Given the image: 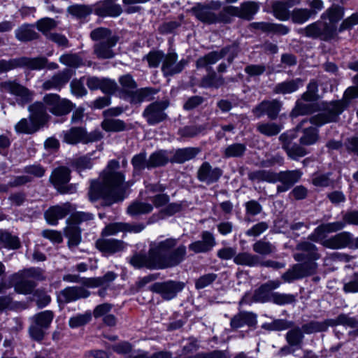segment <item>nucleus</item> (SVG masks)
Masks as SVG:
<instances>
[{
  "instance_id": "obj_1",
  "label": "nucleus",
  "mask_w": 358,
  "mask_h": 358,
  "mask_svg": "<svg viewBox=\"0 0 358 358\" xmlns=\"http://www.w3.org/2000/svg\"><path fill=\"white\" fill-rule=\"evenodd\" d=\"M186 254V247L178 238H167L152 242L148 255L136 253L129 262L136 268L164 269L180 264Z\"/></svg>"
},
{
  "instance_id": "obj_2",
  "label": "nucleus",
  "mask_w": 358,
  "mask_h": 358,
  "mask_svg": "<svg viewBox=\"0 0 358 358\" xmlns=\"http://www.w3.org/2000/svg\"><path fill=\"white\" fill-rule=\"evenodd\" d=\"M119 162L116 160L109 162L101 177V181L94 180L91 182L89 197L91 201L99 198L110 199L113 202L122 200L124 191V177L119 169Z\"/></svg>"
},
{
  "instance_id": "obj_3",
  "label": "nucleus",
  "mask_w": 358,
  "mask_h": 358,
  "mask_svg": "<svg viewBox=\"0 0 358 358\" xmlns=\"http://www.w3.org/2000/svg\"><path fill=\"white\" fill-rule=\"evenodd\" d=\"M296 249L299 252L294 253V259L296 262L307 261L301 264H294L283 273L282 278L285 282H293L314 273L316 268V264L314 261L320 258L315 245L310 242L299 243L297 244Z\"/></svg>"
},
{
  "instance_id": "obj_4",
  "label": "nucleus",
  "mask_w": 358,
  "mask_h": 358,
  "mask_svg": "<svg viewBox=\"0 0 358 358\" xmlns=\"http://www.w3.org/2000/svg\"><path fill=\"white\" fill-rule=\"evenodd\" d=\"M324 110L317 115L313 116L310 120H302L296 127V134L300 135V145H310L315 143L318 139L317 129L313 125H322L334 121L336 117V103L332 101L329 106L322 103Z\"/></svg>"
},
{
  "instance_id": "obj_5",
  "label": "nucleus",
  "mask_w": 358,
  "mask_h": 358,
  "mask_svg": "<svg viewBox=\"0 0 358 358\" xmlns=\"http://www.w3.org/2000/svg\"><path fill=\"white\" fill-rule=\"evenodd\" d=\"M336 31V8L331 7L321 19L301 30L306 36L327 41L334 37Z\"/></svg>"
},
{
  "instance_id": "obj_6",
  "label": "nucleus",
  "mask_w": 358,
  "mask_h": 358,
  "mask_svg": "<svg viewBox=\"0 0 358 358\" xmlns=\"http://www.w3.org/2000/svg\"><path fill=\"white\" fill-rule=\"evenodd\" d=\"M190 11L199 20L204 23L213 24L218 22H228L225 8L221 10L218 4L205 5L198 3L192 7Z\"/></svg>"
},
{
  "instance_id": "obj_7",
  "label": "nucleus",
  "mask_w": 358,
  "mask_h": 358,
  "mask_svg": "<svg viewBox=\"0 0 358 358\" xmlns=\"http://www.w3.org/2000/svg\"><path fill=\"white\" fill-rule=\"evenodd\" d=\"M102 134L99 131L87 133L83 127H72L63 131V141L71 145L79 143L84 144L96 142L101 139Z\"/></svg>"
},
{
  "instance_id": "obj_8",
  "label": "nucleus",
  "mask_w": 358,
  "mask_h": 358,
  "mask_svg": "<svg viewBox=\"0 0 358 358\" xmlns=\"http://www.w3.org/2000/svg\"><path fill=\"white\" fill-rule=\"evenodd\" d=\"M297 137L298 134L294 128L281 134L278 138L282 148L286 152L288 157L292 159H297L307 154V151L303 147L294 142Z\"/></svg>"
},
{
  "instance_id": "obj_9",
  "label": "nucleus",
  "mask_w": 358,
  "mask_h": 358,
  "mask_svg": "<svg viewBox=\"0 0 358 358\" xmlns=\"http://www.w3.org/2000/svg\"><path fill=\"white\" fill-rule=\"evenodd\" d=\"M238 52V46L235 44L226 46L220 51H212L196 60V67L202 68L207 65L214 64L225 56H227V61L231 64L237 56Z\"/></svg>"
},
{
  "instance_id": "obj_10",
  "label": "nucleus",
  "mask_w": 358,
  "mask_h": 358,
  "mask_svg": "<svg viewBox=\"0 0 358 358\" xmlns=\"http://www.w3.org/2000/svg\"><path fill=\"white\" fill-rule=\"evenodd\" d=\"M169 106L168 100L157 101L150 103L144 109L142 115L149 125H155L168 117L165 110Z\"/></svg>"
},
{
  "instance_id": "obj_11",
  "label": "nucleus",
  "mask_w": 358,
  "mask_h": 358,
  "mask_svg": "<svg viewBox=\"0 0 358 358\" xmlns=\"http://www.w3.org/2000/svg\"><path fill=\"white\" fill-rule=\"evenodd\" d=\"M43 101L48 110L56 116H62L69 113L73 108L71 101L62 99L57 94H48L43 98Z\"/></svg>"
},
{
  "instance_id": "obj_12",
  "label": "nucleus",
  "mask_w": 358,
  "mask_h": 358,
  "mask_svg": "<svg viewBox=\"0 0 358 358\" xmlns=\"http://www.w3.org/2000/svg\"><path fill=\"white\" fill-rule=\"evenodd\" d=\"M0 91L8 92L18 99L19 105L24 106L33 99L34 92L14 80H7L0 83Z\"/></svg>"
},
{
  "instance_id": "obj_13",
  "label": "nucleus",
  "mask_w": 358,
  "mask_h": 358,
  "mask_svg": "<svg viewBox=\"0 0 358 358\" xmlns=\"http://www.w3.org/2000/svg\"><path fill=\"white\" fill-rule=\"evenodd\" d=\"M185 287V283L180 281L167 280L155 282L150 287V290L159 294L164 300H171Z\"/></svg>"
},
{
  "instance_id": "obj_14",
  "label": "nucleus",
  "mask_w": 358,
  "mask_h": 358,
  "mask_svg": "<svg viewBox=\"0 0 358 358\" xmlns=\"http://www.w3.org/2000/svg\"><path fill=\"white\" fill-rule=\"evenodd\" d=\"M336 230L334 223H329L319 226L309 236L308 239L315 242H320L324 246L336 248V236L328 238V234Z\"/></svg>"
},
{
  "instance_id": "obj_15",
  "label": "nucleus",
  "mask_w": 358,
  "mask_h": 358,
  "mask_svg": "<svg viewBox=\"0 0 358 358\" xmlns=\"http://www.w3.org/2000/svg\"><path fill=\"white\" fill-rule=\"evenodd\" d=\"M222 175L219 167H213L208 162H204L198 168L196 178L199 181L208 185L217 182Z\"/></svg>"
},
{
  "instance_id": "obj_16",
  "label": "nucleus",
  "mask_w": 358,
  "mask_h": 358,
  "mask_svg": "<svg viewBox=\"0 0 358 358\" xmlns=\"http://www.w3.org/2000/svg\"><path fill=\"white\" fill-rule=\"evenodd\" d=\"M187 64L188 61L185 59L178 62L177 54L175 52H170L164 55L162 66V71L166 76H173L180 73Z\"/></svg>"
},
{
  "instance_id": "obj_17",
  "label": "nucleus",
  "mask_w": 358,
  "mask_h": 358,
  "mask_svg": "<svg viewBox=\"0 0 358 358\" xmlns=\"http://www.w3.org/2000/svg\"><path fill=\"white\" fill-rule=\"evenodd\" d=\"M302 176L299 170H292L280 171L275 173V182H280L281 184L278 185V192H285L289 189L296 182H297Z\"/></svg>"
},
{
  "instance_id": "obj_18",
  "label": "nucleus",
  "mask_w": 358,
  "mask_h": 358,
  "mask_svg": "<svg viewBox=\"0 0 358 358\" xmlns=\"http://www.w3.org/2000/svg\"><path fill=\"white\" fill-rule=\"evenodd\" d=\"M258 10L257 3L248 1L242 3L240 7L227 6L225 8V13H227L228 22L231 16H237L250 20Z\"/></svg>"
},
{
  "instance_id": "obj_19",
  "label": "nucleus",
  "mask_w": 358,
  "mask_h": 358,
  "mask_svg": "<svg viewBox=\"0 0 358 358\" xmlns=\"http://www.w3.org/2000/svg\"><path fill=\"white\" fill-rule=\"evenodd\" d=\"M90 292L83 286H71L61 290L58 294V300L62 303H70L90 296Z\"/></svg>"
},
{
  "instance_id": "obj_20",
  "label": "nucleus",
  "mask_w": 358,
  "mask_h": 358,
  "mask_svg": "<svg viewBox=\"0 0 358 358\" xmlns=\"http://www.w3.org/2000/svg\"><path fill=\"white\" fill-rule=\"evenodd\" d=\"M281 102L273 99L271 101H263L255 108H253L252 113L257 117H260L263 115L266 114L271 120L277 118L281 109Z\"/></svg>"
},
{
  "instance_id": "obj_21",
  "label": "nucleus",
  "mask_w": 358,
  "mask_h": 358,
  "mask_svg": "<svg viewBox=\"0 0 358 358\" xmlns=\"http://www.w3.org/2000/svg\"><path fill=\"white\" fill-rule=\"evenodd\" d=\"M73 76L70 69H66L55 74L51 78L45 80L43 85V90H55L59 91L64 87Z\"/></svg>"
},
{
  "instance_id": "obj_22",
  "label": "nucleus",
  "mask_w": 358,
  "mask_h": 358,
  "mask_svg": "<svg viewBox=\"0 0 358 358\" xmlns=\"http://www.w3.org/2000/svg\"><path fill=\"white\" fill-rule=\"evenodd\" d=\"M279 280H269L257 289L253 294V301L257 303L271 302L273 290L280 287Z\"/></svg>"
},
{
  "instance_id": "obj_23",
  "label": "nucleus",
  "mask_w": 358,
  "mask_h": 358,
  "mask_svg": "<svg viewBox=\"0 0 358 358\" xmlns=\"http://www.w3.org/2000/svg\"><path fill=\"white\" fill-rule=\"evenodd\" d=\"M216 241L212 233L204 231L201 234V240L196 241L189 245V249L194 253H205L212 250Z\"/></svg>"
},
{
  "instance_id": "obj_24",
  "label": "nucleus",
  "mask_w": 358,
  "mask_h": 358,
  "mask_svg": "<svg viewBox=\"0 0 358 358\" xmlns=\"http://www.w3.org/2000/svg\"><path fill=\"white\" fill-rule=\"evenodd\" d=\"M51 182L61 193H67L68 188L65 186L70 180V171L68 168L61 166L55 169L50 178Z\"/></svg>"
},
{
  "instance_id": "obj_25",
  "label": "nucleus",
  "mask_w": 358,
  "mask_h": 358,
  "mask_svg": "<svg viewBox=\"0 0 358 358\" xmlns=\"http://www.w3.org/2000/svg\"><path fill=\"white\" fill-rule=\"evenodd\" d=\"M119 38L117 36L110 37L108 41H100L94 46V53L97 58L106 59H111L115 56L113 48L116 45Z\"/></svg>"
},
{
  "instance_id": "obj_26",
  "label": "nucleus",
  "mask_w": 358,
  "mask_h": 358,
  "mask_svg": "<svg viewBox=\"0 0 358 358\" xmlns=\"http://www.w3.org/2000/svg\"><path fill=\"white\" fill-rule=\"evenodd\" d=\"M257 315L252 312L240 311L232 317L230 326L233 329H237L245 325L255 327L257 323Z\"/></svg>"
},
{
  "instance_id": "obj_27",
  "label": "nucleus",
  "mask_w": 358,
  "mask_h": 358,
  "mask_svg": "<svg viewBox=\"0 0 358 358\" xmlns=\"http://www.w3.org/2000/svg\"><path fill=\"white\" fill-rule=\"evenodd\" d=\"M95 245L99 250L110 255L122 251L126 247L124 241L115 238H100L96 241Z\"/></svg>"
},
{
  "instance_id": "obj_28",
  "label": "nucleus",
  "mask_w": 358,
  "mask_h": 358,
  "mask_svg": "<svg viewBox=\"0 0 358 358\" xmlns=\"http://www.w3.org/2000/svg\"><path fill=\"white\" fill-rule=\"evenodd\" d=\"M44 103L36 101L30 105L28 110L30 113L29 118L34 121L39 128L47 121L48 115V109Z\"/></svg>"
},
{
  "instance_id": "obj_29",
  "label": "nucleus",
  "mask_w": 358,
  "mask_h": 358,
  "mask_svg": "<svg viewBox=\"0 0 358 358\" xmlns=\"http://www.w3.org/2000/svg\"><path fill=\"white\" fill-rule=\"evenodd\" d=\"M71 211V205L68 203L61 206L50 207L45 213V217L48 224L55 225L57 220L64 218Z\"/></svg>"
},
{
  "instance_id": "obj_30",
  "label": "nucleus",
  "mask_w": 358,
  "mask_h": 358,
  "mask_svg": "<svg viewBox=\"0 0 358 358\" xmlns=\"http://www.w3.org/2000/svg\"><path fill=\"white\" fill-rule=\"evenodd\" d=\"M122 12L121 6L111 0H106L96 4L95 13L99 16L117 17Z\"/></svg>"
},
{
  "instance_id": "obj_31",
  "label": "nucleus",
  "mask_w": 358,
  "mask_h": 358,
  "mask_svg": "<svg viewBox=\"0 0 358 358\" xmlns=\"http://www.w3.org/2000/svg\"><path fill=\"white\" fill-rule=\"evenodd\" d=\"M117 278V274L113 271L107 272L103 276L85 278L82 285L87 287L95 288L98 287H107Z\"/></svg>"
},
{
  "instance_id": "obj_32",
  "label": "nucleus",
  "mask_w": 358,
  "mask_h": 358,
  "mask_svg": "<svg viewBox=\"0 0 358 358\" xmlns=\"http://www.w3.org/2000/svg\"><path fill=\"white\" fill-rule=\"evenodd\" d=\"M158 92L157 90L152 87H145L132 91L128 95L130 98V103L133 104H140L145 101H150L153 95Z\"/></svg>"
},
{
  "instance_id": "obj_33",
  "label": "nucleus",
  "mask_w": 358,
  "mask_h": 358,
  "mask_svg": "<svg viewBox=\"0 0 358 358\" xmlns=\"http://www.w3.org/2000/svg\"><path fill=\"white\" fill-rule=\"evenodd\" d=\"M200 152V148L194 147L178 149L176 150L171 162L182 164L194 159Z\"/></svg>"
},
{
  "instance_id": "obj_34",
  "label": "nucleus",
  "mask_w": 358,
  "mask_h": 358,
  "mask_svg": "<svg viewBox=\"0 0 358 358\" xmlns=\"http://www.w3.org/2000/svg\"><path fill=\"white\" fill-rule=\"evenodd\" d=\"M302 85L303 80L301 78L288 80L275 85L273 92L281 94H291L296 92Z\"/></svg>"
},
{
  "instance_id": "obj_35",
  "label": "nucleus",
  "mask_w": 358,
  "mask_h": 358,
  "mask_svg": "<svg viewBox=\"0 0 358 358\" xmlns=\"http://www.w3.org/2000/svg\"><path fill=\"white\" fill-rule=\"evenodd\" d=\"M15 38L21 42H27L38 38L39 34L35 31L34 26L24 24L15 31Z\"/></svg>"
},
{
  "instance_id": "obj_36",
  "label": "nucleus",
  "mask_w": 358,
  "mask_h": 358,
  "mask_svg": "<svg viewBox=\"0 0 358 358\" xmlns=\"http://www.w3.org/2000/svg\"><path fill=\"white\" fill-rule=\"evenodd\" d=\"M17 67H27L31 70H41L43 69L48 62V59L45 57H20L17 59Z\"/></svg>"
},
{
  "instance_id": "obj_37",
  "label": "nucleus",
  "mask_w": 358,
  "mask_h": 358,
  "mask_svg": "<svg viewBox=\"0 0 358 358\" xmlns=\"http://www.w3.org/2000/svg\"><path fill=\"white\" fill-rule=\"evenodd\" d=\"M319 110H320V108L317 103H303L301 100H299L296 101L295 107L292 111L291 115L292 117L305 115L313 113Z\"/></svg>"
},
{
  "instance_id": "obj_38",
  "label": "nucleus",
  "mask_w": 358,
  "mask_h": 358,
  "mask_svg": "<svg viewBox=\"0 0 358 358\" xmlns=\"http://www.w3.org/2000/svg\"><path fill=\"white\" fill-rule=\"evenodd\" d=\"M234 262L237 265L253 267L260 264V259L257 255L243 252L236 255Z\"/></svg>"
},
{
  "instance_id": "obj_39",
  "label": "nucleus",
  "mask_w": 358,
  "mask_h": 358,
  "mask_svg": "<svg viewBox=\"0 0 358 358\" xmlns=\"http://www.w3.org/2000/svg\"><path fill=\"white\" fill-rule=\"evenodd\" d=\"M296 0H289L285 3L281 1L274 2L272 5L274 16L280 20H286L289 18L287 8L294 4Z\"/></svg>"
},
{
  "instance_id": "obj_40",
  "label": "nucleus",
  "mask_w": 358,
  "mask_h": 358,
  "mask_svg": "<svg viewBox=\"0 0 358 358\" xmlns=\"http://www.w3.org/2000/svg\"><path fill=\"white\" fill-rule=\"evenodd\" d=\"M275 173L269 170H257L250 172L248 178L254 182H267L275 183Z\"/></svg>"
},
{
  "instance_id": "obj_41",
  "label": "nucleus",
  "mask_w": 358,
  "mask_h": 358,
  "mask_svg": "<svg viewBox=\"0 0 358 358\" xmlns=\"http://www.w3.org/2000/svg\"><path fill=\"white\" fill-rule=\"evenodd\" d=\"M65 236L68 238V245L70 248L77 247L81 241L80 230L78 226L71 223L65 229Z\"/></svg>"
},
{
  "instance_id": "obj_42",
  "label": "nucleus",
  "mask_w": 358,
  "mask_h": 358,
  "mask_svg": "<svg viewBox=\"0 0 358 358\" xmlns=\"http://www.w3.org/2000/svg\"><path fill=\"white\" fill-rule=\"evenodd\" d=\"M93 11L91 6L85 4H74L67 8V12L74 17L84 19Z\"/></svg>"
},
{
  "instance_id": "obj_43",
  "label": "nucleus",
  "mask_w": 358,
  "mask_h": 358,
  "mask_svg": "<svg viewBox=\"0 0 358 358\" xmlns=\"http://www.w3.org/2000/svg\"><path fill=\"white\" fill-rule=\"evenodd\" d=\"M39 129V127L29 118L21 119L15 125V130L18 134H34Z\"/></svg>"
},
{
  "instance_id": "obj_44",
  "label": "nucleus",
  "mask_w": 358,
  "mask_h": 358,
  "mask_svg": "<svg viewBox=\"0 0 358 358\" xmlns=\"http://www.w3.org/2000/svg\"><path fill=\"white\" fill-rule=\"evenodd\" d=\"M246 150L247 147L244 143H232L224 148L223 155L226 158L241 157L244 155Z\"/></svg>"
},
{
  "instance_id": "obj_45",
  "label": "nucleus",
  "mask_w": 358,
  "mask_h": 358,
  "mask_svg": "<svg viewBox=\"0 0 358 358\" xmlns=\"http://www.w3.org/2000/svg\"><path fill=\"white\" fill-rule=\"evenodd\" d=\"M257 129L263 135L273 136L278 134L282 127L275 122H260L257 124Z\"/></svg>"
},
{
  "instance_id": "obj_46",
  "label": "nucleus",
  "mask_w": 358,
  "mask_h": 358,
  "mask_svg": "<svg viewBox=\"0 0 358 358\" xmlns=\"http://www.w3.org/2000/svg\"><path fill=\"white\" fill-rule=\"evenodd\" d=\"M304 336L299 327H294L287 331L285 336L286 341L290 346L300 347Z\"/></svg>"
},
{
  "instance_id": "obj_47",
  "label": "nucleus",
  "mask_w": 358,
  "mask_h": 358,
  "mask_svg": "<svg viewBox=\"0 0 358 358\" xmlns=\"http://www.w3.org/2000/svg\"><path fill=\"white\" fill-rule=\"evenodd\" d=\"M153 210L152 205L144 202H134L127 208V213L131 216L147 214Z\"/></svg>"
},
{
  "instance_id": "obj_48",
  "label": "nucleus",
  "mask_w": 358,
  "mask_h": 358,
  "mask_svg": "<svg viewBox=\"0 0 358 358\" xmlns=\"http://www.w3.org/2000/svg\"><path fill=\"white\" fill-rule=\"evenodd\" d=\"M224 84L222 76H217L215 71L209 72L201 80V86L203 87L218 88Z\"/></svg>"
},
{
  "instance_id": "obj_49",
  "label": "nucleus",
  "mask_w": 358,
  "mask_h": 358,
  "mask_svg": "<svg viewBox=\"0 0 358 358\" xmlns=\"http://www.w3.org/2000/svg\"><path fill=\"white\" fill-rule=\"evenodd\" d=\"M169 157L166 151L160 150L152 153L148 159V169L161 166L166 164Z\"/></svg>"
},
{
  "instance_id": "obj_50",
  "label": "nucleus",
  "mask_w": 358,
  "mask_h": 358,
  "mask_svg": "<svg viewBox=\"0 0 358 358\" xmlns=\"http://www.w3.org/2000/svg\"><path fill=\"white\" fill-rule=\"evenodd\" d=\"M53 317L54 314L51 310H45L34 315L32 322L47 329L49 328Z\"/></svg>"
},
{
  "instance_id": "obj_51",
  "label": "nucleus",
  "mask_w": 358,
  "mask_h": 358,
  "mask_svg": "<svg viewBox=\"0 0 358 358\" xmlns=\"http://www.w3.org/2000/svg\"><path fill=\"white\" fill-rule=\"evenodd\" d=\"M252 250L254 252L259 255H268L275 252L276 251V248L268 241L259 240L252 245Z\"/></svg>"
},
{
  "instance_id": "obj_52",
  "label": "nucleus",
  "mask_w": 358,
  "mask_h": 358,
  "mask_svg": "<svg viewBox=\"0 0 358 358\" xmlns=\"http://www.w3.org/2000/svg\"><path fill=\"white\" fill-rule=\"evenodd\" d=\"M315 10H310L306 8H296L292 11V19L294 22L303 24L306 22L311 16L315 15Z\"/></svg>"
},
{
  "instance_id": "obj_53",
  "label": "nucleus",
  "mask_w": 358,
  "mask_h": 358,
  "mask_svg": "<svg viewBox=\"0 0 358 358\" xmlns=\"http://www.w3.org/2000/svg\"><path fill=\"white\" fill-rule=\"evenodd\" d=\"M13 277H18L20 278H31L37 280H43V271L40 268H29L22 270L18 273H15Z\"/></svg>"
},
{
  "instance_id": "obj_54",
  "label": "nucleus",
  "mask_w": 358,
  "mask_h": 358,
  "mask_svg": "<svg viewBox=\"0 0 358 358\" xmlns=\"http://www.w3.org/2000/svg\"><path fill=\"white\" fill-rule=\"evenodd\" d=\"M102 128L106 131H121L126 128L125 123L117 119H106L101 123Z\"/></svg>"
},
{
  "instance_id": "obj_55",
  "label": "nucleus",
  "mask_w": 358,
  "mask_h": 358,
  "mask_svg": "<svg viewBox=\"0 0 358 358\" xmlns=\"http://www.w3.org/2000/svg\"><path fill=\"white\" fill-rule=\"evenodd\" d=\"M296 301V296L291 294L273 292L271 296V302L278 306L291 304Z\"/></svg>"
},
{
  "instance_id": "obj_56",
  "label": "nucleus",
  "mask_w": 358,
  "mask_h": 358,
  "mask_svg": "<svg viewBox=\"0 0 358 358\" xmlns=\"http://www.w3.org/2000/svg\"><path fill=\"white\" fill-rule=\"evenodd\" d=\"M92 320V313L88 311L83 314H78L69 320L71 328L75 329L85 325Z\"/></svg>"
},
{
  "instance_id": "obj_57",
  "label": "nucleus",
  "mask_w": 358,
  "mask_h": 358,
  "mask_svg": "<svg viewBox=\"0 0 358 358\" xmlns=\"http://www.w3.org/2000/svg\"><path fill=\"white\" fill-rule=\"evenodd\" d=\"M332 173H315L312 177V182L315 186L317 187H327L330 185L333 184L334 180L331 176H332Z\"/></svg>"
},
{
  "instance_id": "obj_58",
  "label": "nucleus",
  "mask_w": 358,
  "mask_h": 358,
  "mask_svg": "<svg viewBox=\"0 0 358 358\" xmlns=\"http://www.w3.org/2000/svg\"><path fill=\"white\" fill-rule=\"evenodd\" d=\"M318 98L317 84L314 80L310 81L307 86V90L302 94L301 99L305 101L311 102L317 100Z\"/></svg>"
},
{
  "instance_id": "obj_59",
  "label": "nucleus",
  "mask_w": 358,
  "mask_h": 358,
  "mask_svg": "<svg viewBox=\"0 0 358 358\" xmlns=\"http://www.w3.org/2000/svg\"><path fill=\"white\" fill-rule=\"evenodd\" d=\"M346 224L358 225V210L346 212L343 216V222H337V230L343 228Z\"/></svg>"
},
{
  "instance_id": "obj_60",
  "label": "nucleus",
  "mask_w": 358,
  "mask_h": 358,
  "mask_svg": "<svg viewBox=\"0 0 358 358\" xmlns=\"http://www.w3.org/2000/svg\"><path fill=\"white\" fill-rule=\"evenodd\" d=\"M119 83L125 93L129 94L137 87V84L130 74L124 75L119 78Z\"/></svg>"
},
{
  "instance_id": "obj_61",
  "label": "nucleus",
  "mask_w": 358,
  "mask_h": 358,
  "mask_svg": "<svg viewBox=\"0 0 358 358\" xmlns=\"http://www.w3.org/2000/svg\"><path fill=\"white\" fill-rule=\"evenodd\" d=\"M21 279L20 281L15 285V290L18 293L24 294L31 293L36 286L35 282L26 278Z\"/></svg>"
},
{
  "instance_id": "obj_62",
  "label": "nucleus",
  "mask_w": 358,
  "mask_h": 358,
  "mask_svg": "<svg viewBox=\"0 0 358 358\" xmlns=\"http://www.w3.org/2000/svg\"><path fill=\"white\" fill-rule=\"evenodd\" d=\"M85 77L80 79H74L70 83L71 91L76 96H83L87 94V91L84 86Z\"/></svg>"
},
{
  "instance_id": "obj_63",
  "label": "nucleus",
  "mask_w": 358,
  "mask_h": 358,
  "mask_svg": "<svg viewBox=\"0 0 358 358\" xmlns=\"http://www.w3.org/2000/svg\"><path fill=\"white\" fill-rule=\"evenodd\" d=\"M57 22L51 18H43L36 22V27L38 31H41L47 36L50 34V31L55 28Z\"/></svg>"
},
{
  "instance_id": "obj_64",
  "label": "nucleus",
  "mask_w": 358,
  "mask_h": 358,
  "mask_svg": "<svg viewBox=\"0 0 358 358\" xmlns=\"http://www.w3.org/2000/svg\"><path fill=\"white\" fill-rule=\"evenodd\" d=\"M343 289L345 292H358V273H353L348 279L344 280Z\"/></svg>"
}]
</instances>
